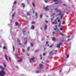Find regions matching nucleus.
Returning a JSON list of instances; mask_svg holds the SVG:
<instances>
[{"mask_svg": "<svg viewBox=\"0 0 76 76\" xmlns=\"http://www.w3.org/2000/svg\"><path fill=\"white\" fill-rule=\"evenodd\" d=\"M75 66H76V65H75Z\"/></svg>", "mask_w": 76, "mask_h": 76, "instance_id": "774afa93", "label": "nucleus"}, {"mask_svg": "<svg viewBox=\"0 0 76 76\" xmlns=\"http://www.w3.org/2000/svg\"><path fill=\"white\" fill-rule=\"evenodd\" d=\"M44 1L46 2V3H48V1L47 0H45Z\"/></svg>", "mask_w": 76, "mask_h": 76, "instance_id": "f704fd0d", "label": "nucleus"}, {"mask_svg": "<svg viewBox=\"0 0 76 76\" xmlns=\"http://www.w3.org/2000/svg\"><path fill=\"white\" fill-rule=\"evenodd\" d=\"M22 5L23 7H25V4H23V3H22Z\"/></svg>", "mask_w": 76, "mask_h": 76, "instance_id": "5701e85b", "label": "nucleus"}, {"mask_svg": "<svg viewBox=\"0 0 76 76\" xmlns=\"http://www.w3.org/2000/svg\"><path fill=\"white\" fill-rule=\"evenodd\" d=\"M24 40H26V41H27V38H26V37H25L24 38Z\"/></svg>", "mask_w": 76, "mask_h": 76, "instance_id": "72a5a7b5", "label": "nucleus"}, {"mask_svg": "<svg viewBox=\"0 0 76 76\" xmlns=\"http://www.w3.org/2000/svg\"><path fill=\"white\" fill-rule=\"evenodd\" d=\"M8 58L10 60V61H11V59H10V57H9Z\"/></svg>", "mask_w": 76, "mask_h": 76, "instance_id": "37998d69", "label": "nucleus"}, {"mask_svg": "<svg viewBox=\"0 0 76 76\" xmlns=\"http://www.w3.org/2000/svg\"><path fill=\"white\" fill-rule=\"evenodd\" d=\"M49 55H53V52L52 51H51V52L49 53Z\"/></svg>", "mask_w": 76, "mask_h": 76, "instance_id": "aec40b11", "label": "nucleus"}, {"mask_svg": "<svg viewBox=\"0 0 76 76\" xmlns=\"http://www.w3.org/2000/svg\"><path fill=\"white\" fill-rule=\"evenodd\" d=\"M5 58L7 60V61H8V59H7V55H5Z\"/></svg>", "mask_w": 76, "mask_h": 76, "instance_id": "2eb2a0df", "label": "nucleus"}, {"mask_svg": "<svg viewBox=\"0 0 76 76\" xmlns=\"http://www.w3.org/2000/svg\"><path fill=\"white\" fill-rule=\"evenodd\" d=\"M36 72L37 73H39V71L37 70V71H36Z\"/></svg>", "mask_w": 76, "mask_h": 76, "instance_id": "473e14b6", "label": "nucleus"}, {"mask_svg": "<svg viewBox=\"0 0 76 76\" xmlns=\"http://www.w3.org/2000/svg\"><path fill=\"white\" fill-rule=\"evenodd\" d=\"M61 35H62V36H63V37H64V36H66V35L64 34H62Z\"/></svg>", "mask_w": 76, "mask_h": 76, "instance_id": "7c9ffc66", "label": "nucleus"}, {"mask_svg": "<svg viewBox=\"0 0 76 76\" xmlns=\"http://www.w3.org/2000/svg\"><path fill=\"white\" fill-rule=\"evenodd\" d=\"M40 59L41 60V59H42V56L41 55H40Z\"/></svg>", "mask_w": 76, "mask_h": 76, "instance_id": "a19ab883", "label": "nucleus"}, {"mask_svg": "<svg viewBox=\"0 0 76 76\" xmlns=\"http://www.w3.org/2000/svg\"><path fill=\"white\" fill-rule=\"evenodd\" d=\"M70 37V36L69 35L67 37L68 38H69V37Z\"/></svg>", "mask_w": 76, "mask_h": 76, "instance_id": "79ce46f5", "label": "nucleus"}, {"mask_svg": "<svg viewBox=\"0 0 76 76\" xmlns=\"http://www.w3.org/2000/svg\"><path fill=\"white\" fill-rule=\"evenodd\" d=\"M55 28H54L53 30L54 31H56V32H59V29H58V28H57V25H55Z\"/></svg>", "mask_w": 76, "mask_h": 76, "instance_id": "f03ea898", "label": "nucleus"}, {"mask_svg": "<svg viewBox=\"0 0 76 76\" xmlns=\"http://www.w3.org/2000/svg\"><path fill=\"white\" fill-rule=\"evenodd\" d=\"M16 3H17V2H16V1H15V2L14 3V4H16Z\"/></svg>", "mask_w": 76, "mask_h": 76, "instance_id": "c03bdc74", "label": "nucleus"}, {"mask_svg": "<svg viewBox=\"0 0 76 76\" xmlns=\"http://www.w3.org/2000/svg\"><path fill=\"white\" fill-rule=\"evenodd\" d=\"M40 28L41 29H42V28Z\"/></svg>", "mask_w": 76, "mask_h": 76, "instance_id": "e2e57ef3", "label": "nucleus"}, {"mask_svg": "<svg viewBox=\"0 0 76 76\" xmlns=\"http://www.w3.org/2000/svg\"><path fill=\"white\" fill-rule=\"evenodd\" d=\"M13 52H14L15 51V47H14V46H13Z\"/></svg>", "mask_w": 76, "mask_h": 76, "instance_id": "a878e982", "label": "nucleus"}, {"mask_svg": "<svg viewBox=\"0 0 76 76\" xmlns=\"http://www.w3.org/2000/svg\"><path fill=\"white\" fill-rule=\"evenodd\" d=\"M63 6H66V4H63Z\"/></svg>", "mask_w": 76, "mask_h": 76, "instance_id": "5fc2aeb1", "label": "nucleus"}, {"mask_svg": "<svg viewBox=\"0 0 76 76\" xmlns=\"http://www.w3.org/2000/svg\"><path fill=\"white\" fill-rule=\"evenodd\" d=\"M52 47V45H51L50 46V47Z\"/></svg>", "mask_w": 76, "mask_h": 76, "instance_id": "bf43d9fd", "label": "nucleus"}, {"mask_svg": "<svg viewBox=\"0 0 76 76\" xmlns=\"http://www.w3.org/2000/svg\"><path fill=\"white\" fill-rule=\"evenodd\" d=\"M55 10L57 12H59V14L58 15H61V18H62V17H63V13H61V11H60V10H58L57 8L55 9Z\"/></svg>", "mask_w": 76, "mask_h": 76, "instance_id": "f257e3e1", "label": "nucleus"}, {"mask_svg": "<svg viewBox=\"0 0 76 76\" xmlns=\"http://www.w3.org/2000/svg\"><path fill=\"white\" fill-rule=\"evenodd\" d=\"M66 56V58H67L69 57V55L68 54H67Z\"/></svg>", "mask_w": 76, "mask_h": 76, "instance_id": "f3484780", "label": "nucleus"}, {"mask_svg": "<svg viewBox=\"0 0 76 76\" xmlns=\"http://www.w3.org/2000/svg\"><path fill=\"white\" fill-rule=\"evenodd\" d=\"M15 23H16V25H19V23H18V22H16Z\"/></svg>", "mask_w": 76, "mask_h": 76, "instance_id": "c756f323", "label": "nucleus"}, {"mask_svg": "<svg viewBox=\"0 0 76 76\" xmlns=\"http://www.w3.org/2000/svg\"><path fill=\"white\" fill-rule=\"evenodd\" d=\"M15 56H16V57H17V56H19V55H18V53H15Z\"/></svg>", "mask_w": 76, "mask_h": 76, "instance_id": "4be33fe9", "label": "nucleus"}, {"mask_svg": "<svg viewBox=\"0 0 76 76\" xmlns=\"http://www.w3.org/2000/svg\"><path fill=\"white\" fill-rule=\"evenodd\" d=\"M61 71H62V70H60L59 72H61Z\"/></svg>", "mask_w": 76, "mask_h": 76, "instance_id": "6e6d98bb", "label": "nucleus"}, {"mask_svg": "<svg viewBox=\"0 0 76 76\" xmlns=\"http://www.w3.org/2000/svg\"><path fill=\"white\" fill-rule=\"evenodd\" d=\"M61 44V42H60L59 43V44H58L56 46V47L57 48H60V45Z\"/></svg>", "mask_w": 76, "mask_h": 76, "instance_id": "6e6552de", "label": "nucleus"}, {"mask_svg": "<svg viewBox=\"0 0 76 76\" xmlns=\"http://www.w3.org/2000/svg\"><path fill=\"white\" fill-rule=\"evenodd\" d=\"M25 32H26V31H23V34H24V33H25Z\"/></svg>", "mask_w": 76, "mask_h": 76, "instance_id": "a18cd8bd", "label": "nucleus"}, {"mask_svg": "<svg viewBox=\"0 0 76 76\" xmlns=\"http://www.w3.org/2000/svg\"><path fill=\"white\" fill-rule=\"evenodd\" d=\"M52 39L53 41H56V38L55 37H53L52 38Z\"/></svg>", "mask_w": 76, "mask_h": 76, "instance_id": "6ab92c4d", "label": "nucleus"}, {"mask_svg": "<svg viewBox=\"0 0 76 76\" xmlns=\"http://www.w3.org/2000/svg\"><path fill=\"white\" fill-rule=\"evenodd\" d=\"M27 56H29V54H28V53L27 54Z\"/></svg>", "mask_w": 76, "mask_h": 76, "instance_id": "4d7b16f0", "label": "nucleus"}, {"mask_svg": "<svg viewBox=\"0 0 76 76\" xmlns=\"http://www.w3.org/2000/svg\"><path fill=\"white\" fill-rule=\"evenodd\" d=\"M35 28V26L34 25H32L31 26V29L34 30Z\"/></svg>", "mask_w": 76, "mask_h": 76, "instance_id": "9b49d317", "label": "nucleus"}, {"mask_svg": "<svg viewBox=\"0 0 76 76\" xmlns=\"http://www.w3.org/2000/svg\"><path fill=\"white\" fill-rule=\"evenodd\" d=\"M48 6H47V7H43V9L45 10H48L49 9L48 8Z\"/></svg>", "mask_w": 76, "mask_h": 76, "instance_id": "423d86ee", "label": "nucleus"}, {"mask_svg": "<svg viewBox=\"0 0 76 76\" xmlns=\"http://www.w3.org/2000/svg\"><path fill=\"white\" fill-rule=\"evenodd\" d=\"M45 22H46L47 23H48V21L47 20H45Z\"/></svg>", "mask_w": 76, "mask_h": 76, "instance_id": "09e8293b", "label": "nucleus"}, {"mask_svg": "<svg viewBox=\"0 0 76 76\" xmlns=\"http://www.w3.org/2000/svg\"><path fill=\"white\" fill-rule=\"evenodd\" d=\"M5 73L3 71H1L0 72V76H4Z\"/></svg>", "mask_w": 76, "mask_h": 76, "instance_id": "7ed1b4c3", "label": "nucleus"}, {"mask_svg": "<svg viewBox=\"0 0 76 76\" xmlns=\"http://www.w3.org/2000/svg\"><path fill=\"white\" fill-rule=\"evenodd\" d=\"M30 48L29 47H28V48H27V50H28V51H29V48Z\"/></svg>", "mask_w": 76, "mask_h": 76, "instance_id": "ea45409f", "label": "nucleus"}, {"mask_svg": "<svg viewBox=\"0 0 76 76\" xmlns=\"http://www.w3.org/2000/svg\"><path fill=\"white\" fill-rule=\"evenodd\" d=\"M42 14H41L40 15V18H42Z\"/></svg>", "mask_w": 76, "mask_h": 76, "instance_id": "412c9836", "label": "nucleus"}, {"mask_svg": "<svg viewBox=\"0 0 76 76\" xmlns=\"http://www.w3.org/2000/svg\"><path fill=\"white\" fill-rule=\"evenodd\" d=\"M62 34V33H60L59 34L60 35H61Z\"/></svg>", "mask_w": 76, "mask_h": 76, "instance_id": "de8ad7c7", "label": "nucleus"}, {"mask_svg": "<svg viewBox=\"0 0 76 76\" xmlns=\"http://www.w3.org/2000/svg\"><path fill=\"white\" fill-rule=\"evenodd\" d=\"M42 63H43V62H42Z\"/></svg>", "mask_w": 76, "mask_h": 76, "instance_id": "338daca9", "label": "nucleus"}, {"mask_svg": "<svg viewBox=\"0 0 76 76\" xmlns=\"http://www.w3.org/2000/svg\"><path fill=\"white\" fill-rule=\"evenodd\" d=\"M26 23H28V22L27 21H26Z\"/></svg>", "mask_w": 76, "mask_h": 76, "instance_id": "8fccbe9b", "label": "nucleus"}, {"mask_svg": "<svg viewBox=\"0 0 76 76\" xmlns=\"http://www.w3.org/2000/svg\"><path fill=\"white\" fill-rule=\"evenodd\" d=\"M18 61L20 63V62H22V59H20L18 60Z\"/></svg>", "mask_w": 76, "mask_h": 76, "instance_id": "4468645a", "label": "nucleus"}, {"mask_svg": "<svg viewBox=\"0 0 76 76\" xmlns=\"http://www.w3.org/2000/svg\"><path fill=\"white\" fill-rule=\"evenodd\" d=\"M62 23H63L64 24H65V22H64V21H63Z\"/></svg>", "mask_w": 76, "mask_h": 76, "instance_id": "3c124183", "label": "nucleus"}, {"mask_svg": "<svg viewBox=\"0 0 76 76\" xmlns=\"http://www.w3.org/2000/svg\"><path fill=\"white\" fill-rule=\"evenodd\" d=\"M35 22H34V21H32L31 23V25H32L33 24H35Z\"/></svg>", "mask_w": 76, "mask_h": 76, "instance_id": "393cba45", "label": "nucleus"}, {"mask_svg": "<svg viewBox=\"0 0 76 76\" xmlns=\"http://www.w3.org/2000/svg\"><path fill=\"white\" fill-rule=\"evenodd\" d=\"M14 16H15V14L13 13V14L12 15V18H13Z\"/></svg>", "mask_w": 76, "mask_h": 76, "instance_id": "c9c22d12", "label": "nucleus"}, {"mask_svg": "<svg viewBox=\"0 0 76 76\" xmlns=\"http://www.w3.org/2000/svg\"><path fill=\"white\" fill-rule=\"evenodd\" d=\"M32 10L33 11V12L34 13L35 12L34 11V9H32Z\"/></svg>", "mask_w": 76, "mask_h": 76, "instance_id": "49530a36", "label": "nucleus"}, {"mask_svg": "<svg viewBox=\"0 0 76 76\" xmlns=\"http://www.w3.org/2000/svg\"><path fill=\"white\" fill-rule=\"evenodd\" d=\"M47 37H48V36H47Z\"/></svg>", "mask_w": 76, "mask_h": 76, "instance_id": "69168bd1", "label": "nucleus"}, {"mask_svg": "<svg viewBox=\"0 0 76 76\" xmlns=\"http://www.w3.org/2000/svg\"><path fill=\"white\" fill-rule=\"evenodd\" d=\"M31 47H32L33 46V43H31Z\"/></svg>", "mask_w": 76, "mask_h": 76, "instance_id": "58836bf2", "label": "nucleus"}, {"mask_svg": "<svg viewBox=\"0 0 76 76\" xmlns=\"http://www.w3.org/2000/svg\"><path fill=\"white\" fill-rule=\"evenodd\" d=\"M48 42H46V44H48Z\"/></svg>", "mask_w": 76, "mask_h": 76, "instance_id": "864d4df0", "label": "nucleus"}, {"mask_svg": "<svg viewBox=\"0 0 76 76\" xmlns=\"http://www.w3.org/2000/svg\"><path fill=\"white\" fill-rule=\"evenodd\" d=\"M43 56H45V53H43Z\"/></svg>", "mask_w": 76, "mask_h": 76, "instance_id": "603ef678", "label": "nucleus"}, {"mask_svg": "<svg viewBox=\"0 0 76 76\" xmlns=\"http://www.w3.org/2000/svg\"><path fill=\"white\" fill-rule=\"evenodd\" d=\"M54 1H57V2L55 3V4H58V3H61V1H58V0H54Z\"/></svg>", "mask_w": 76, "mask_h": 76, "instance_id": "39448f33", "label": "nucleus"}, {"mask_svg": "<svg viewBox=\"0 0 76 76\" xmlns=\"http://www.w3.org/2000/svg\"><path fill=\"white\" fill-rule=\"evenodd\" d=\"M32 4L33 6H34V7H35V4H34V2L32 3Z\"/></svg>", "mask_w": 76, "mask_h": 76, "instance_id": "bb28decb", "label": "nucleus"}, {"mask_svg": "<svg viewBox=\"0 0 76 76\" xmlns=\"http://www.w3.org/2000/svg\"><path fill=\"white\" fill-rule=\"evenodd\" d=\"M58 22L59 23V24H58V26L59 27H60V25H61V21H60V19H59L58 20Z\"/></svg>", "mask_w": 76, "mask_h": 76, "instance_id": "0eeeda50", "label": "nucleus"}, {"mask_svg": "<svg viewBox=\"0 0 76 76\" xmlns=\"http://www.w3.org/2000/svg\"><path fill=\"white\" fill-rule=\"evenodd\" d=\"M4 66L5 67H6V64H5V63H4Z\"/></svg>", "mask_w": 76, "mask_h": 76, "instance_id": "cd10ccee", "label": "nucleus"}, {"mask_svg": "<svg viewBox=\"0 0 76 76\" xmlns=\"http://www.w3.org/2000/svg\"><path fill=\"white\" fill-rule=\"evenodd\" d=\"M22 51L23 52V53H24L25 52V50H23V49H22Z\"/></svg>", "mask_w": 76, "mask_h": 76, "instance_id": "e433bc0d", "label": "nucleus"}, {"mask_svg": "<svg viewBox=\"0 0 76 76\" xmlns=\"http://www.w3.org/2000/svg\"><path fill=\"white\" fill-rule=\"evenodd\" d=\"M35 15L36 16V18L37 19V17H38V14H37V13H35Z\"/></svg>", "mask_w": 76, "mask_h": 76, "instance_id": "ddd939ff", "label": "nucleus"}, {"mask_svg": "<svg viewBox=\"0 0 76 76\" xmlns=\"http://www.w3.org/2000/svg\"><path fill=\"white\" fill-rule=\"evenodd\" d=\"M65 6H66V7H67V5H66Z\"/></svg>", "mask_w": 76, "mask_h": 76, "instance_id": "680f3d73", "label": "nucleus"}, {"mask_svg": "<svg viewBox=\"0 0 76 76\" xmlns=\"http://www.w3.org/2000/svg\"><path fill=\"white\" fill-rule=\"evenodd\" d=\"M3 49H4V50H5V49H6V47L4 46V47H3Z\"/></svg>", "mask_w": 76, "mask_h": 76, "instance_id": "2f4dec72", "label": "nucleus"}, {"mask_svg": "<svg viewBox=\"0 0 76 76\" xmlns=\"http://www.w3.org/2000/svg\"><path fill=\"white\" fill-rule=\"evenodd\" d=\"M48 46H49V45H48Z\"/></svg>", "mask_w": 76, "mask_h": 76, "instance_id": "0e129e2a", "label": "nucleus"}, {"mask_svg": "<svg viewBox=\"0 0 76 76\" xmlns=\"http://www.w3.org/2000/svg\"><path fill=\"white\" fill-rule=\"evenodd\" d=\"M44 67V66H43V65L42 64H39V69H42Z\"/></svg>", "mask_w": 76, "mask_h": 76, "instance_id": "1a4fd4ad", "label": "nucleus"}, {"mask_svg": "<svg viewBox=\"0 0 76 76\" xmlns=\"http://www.w3.org/2000/svg\"><path fill=\"white\" fill-rule=\"evenodd\" d=\"M58 19V17H57V18H56V20H57Z\"/></svg>", "mask_w": 76, "mask_h": 76, "instance_id": "13d9d810", "label": "nucleus"}, {"mask_svg": "<svg viewBox=\"0 0 76 76\" xmlns=\"http://www.w3.org/2000/svg\"><path fill=\"white\" fill-rule=\"evenodd\" d=\"M0 69H1L2 70H4V68L2 66H0Z\"/></svg>", "mask_w": 76, "mask_h": 76, "instance_id": "f8f14e48", "label": "nucleus"}, {"mask_svg": "<svg viewBox=\"0 0 76 76\" xmlns=\"http://www.w3.org/2000/svg\"><path fill=\"white\" fill-rule=\"evenodd\" d=\"M53 18H51V21H52L53 20Z\"/></svg>", "mask_w": 76, "mask_h": 76, "instance_id": "052dcab7", "label": "nucleus"}, {"mask_svg": "<svg viewBox=\"0 0 76 76\" xmlns=\"http://www.w3.org/2000/svg\"><path fill=\"white\" fill-rule=\"evenodd\" d=\"M56 33L55 32H54V31H53L52 32V34H53V35H54V34H56Z\"/></svg>", "mask_w": 76, "mask_h": 76, "instance_id": "b1692460", "label": "nucleus"}, {"mask_svg": "<svg viewBox=\"0 0 76 76\" xmlns=\"http://www.w3.org/2000/svg\"><path fill=\"white\" fill-rule=\"evenodd\" d=\"M54 21H55V23H54V22H53L52 23L53 24H54V23H55V24H56V25L57 24V21H56V20H55Z\"/></svg>", "mask_w": 76, "mask_h": 76, "instance_id": "9d476101", "label": "nucleus"}, {"mask_svg": "<svg viewBox=\"0 0 76 76\" xmlns=\"http://www.w3.org/2000/svg\"><path fill=\"white\" fill-rule=\"evenodd\" d=\"M17 41L18 42H19V44H20V45H21V44L20 43V40H19V39H18L17 40Z\"/></svg>", "mask_w": 76, "mask_h": 76, "instance_id": "dca6fc26", "label": "nucleus"}, {"mask_svg": "<svg viewBox=\"0 0 76 76\" xmlns=\"http://www.w3.org/2000/svg\"><path fill=\"white\" fill-rule=\"evenodd\" d=\"M60 31H62L63 30V28H61L60 29Z\"/></svg>", "mask_w": 76, "mask_h": 76, "instance_id": "4c0bfd02", "label": "nucleus"}, {"mask_svg": "<svg viewBox=\"0 0 76 76\" xmlns=\"http://www.w3.org/2000/svg\"><path fill=\"white\" fill-rule=\"evenodd\" d=\"M72 39H68L67 40V41H69L70 40H71Z\"/></svg>", "mask_w": 76, "mask_h": 76, "instance_id": "c85d7f7f", "label": "nucleus"}, {"mask_svg": "<svg viewBox=\"0 0 76 76\" xmlns=\"http://www.w3.org/2000/svg\"><path fill=\"white\" fill-rule=\"evenodd\" d=\"M34 59H35V58L34 57H33L31 58H30L29 59V61L30 62L32 63V62H33Z\"/></svg>", "mask_w": 76, "mask_h": 76, "instance_id": "20e7f679", "label": "nucleus"}, {"mask_svg": "<svg viewBox=\"0 0 76 76\" xmlns=\"http://www.w3.org/2000/svg\"><path fill=\"white\" fill-rule=\"evenodd\" d=\"M47 25H45V27H44V29L45 30H46L47 29Z\"/></svg>", "mask_w": 76, "mask_h": 76, "instance_id": "a211bd4d", "label": "nucleus"}]
</instances>
